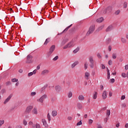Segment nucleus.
<instances>
[{
	"instance_id": "19",
	"label": "nucleus",
	"mask_w": 128,
	"mask_h": 128,
	"mask_svg": "<svg viewBox=\"0 0 128 128\" xmlns=\"http://www.w3.org/2000/svg\"><path fill=\"white\" fill-rule=\"evenodd\" d=\"M77 108L78 110H82V103L78 102L77 104Z\"/></svg>"
},
{
	"instance_id": "9",
	"label": "nucleus",
	"mask_w": 128,
	"mask_h": 128,
	"mask_svg": "<svg viewBox=\"0 0 128 128\" xmlns=\"http://www.w3.org/2000/svg\"><path fill=\"white\" fill-rule=\"evenodd\" d=\"M50 73V70H44L43 71H42L41 74L42 76H46V74H48Z\"/></svg>"
},
{
	"instance_id": "15",
	"label": "nucleus",
	"mask_w": 128,
	"mask_h": 128,
	"mask_svg": "<svg viewBox=\"0 0 128 128\" xmlns=\"http://www.w3.org/2000/svg\"><path fill=\"white\" fill-rule=\"evenodd\" d=\"M112 25H110L106 29V32H110V30H112Z\"/></svg>"
},
{
	"instance_id": "37",
	"label": "nucleus",
	"mask_w": 128,
	"mask_h": 128,
	"mask_svg": "<svg viewBox=\"0 0 128 128\" xmlns=\"http://www.w3.org/2000/svg\"><path fill=\"white\" fill-rule=\"evenodd\" d=\"M36 92H32L30 94L31 96H36Z\"/></svg>"
},
{
	"instance_id": "8",
	"label": "nucleus",
	"mask_w": 128,
	"mask_h": 128,
	"mask_svg": "<svg viewBox=\"0 0 128 128\" xmlns=\"http://www.w3.org/2000/svg\"><path fill=\"white\" fill-rule=\"evenodd\" d=\"M32 108H33V107L32 106H27V108H26V110H25V114H30V112H32Z\"/></svg>"
},
{
	"instance_id": "54",
	"label": "nucleus",
	"mask_w": 128,
	"mask_h": 128,
	"mask_svg": "<svg viewBox=\"0 0 128 128\" xmlns=\"http://www.w3.org/2000/svg\"><path fill=\"white\" fill-rule=\"evenodd\" d=\"M126 98V96H122V97H121V100H124Z\"/></svg>"
},
{
	"instance_id": "46",
	"label": "nucleus",
	"mask_w": 128,
	"mask_h": 128,
	"mask_svg": "<svg viewBox=\"0 0 128 128\" xmlns=\"http://www.w3.org/2000/svg\"><path fill=\"white\" fill-rule=\"evenodd\" d=\"M58 59V56H56L53 58V60H57Z\"/></svg>"
},
{
	"instance_id": "22",
	"label": "nucleus",
	"mask_w": 128,
	"mask_h": 128,
	"mask_svg": "<svg viewBox=\"0 0 128 128\" xmlns=\"http://www.w3.org/2000/svg\"><path fill=\"white\" fill-rule=\"evenodd\" d=\"M96 22H104V18L101 17L100 18H98V19L96 20Z\"/></svg>"
},
{
	"instance_id": "51",
	"label": "nucleus",
	"mask_w": 128,
	"mask_h": 128,
	"mask_svg": "<svg viewBox=\"0 0 128 128\" xmlns=\"http://www.w3.org/2000/svg\"><path fill=\"white\" fill-rule=\"evenodd\" d=\"M68 120H72V118L70 116H69L68 117Z\"/></svg>"
},
{
	"instance_id": "24",
	"label": "nucleus",
	"mask_w": 128,
	"mask_h": 128,
	"mask_svg": "<svg viewBox=\"0 0 128 128\" xmlns=\"http://www.w3.org/2000/svg\"><path fill=\"white\" fill-rule=\"evenodd\" d=\"M106 116L107 118H109L110 116V110H106Z\"/></svg>"
},
{
	"instance_id": "17",
	"label": "nucleus",
	"mask_w": 128,
	"mask_h": 128,
	"mask_svg": "<svg viewBox=\"0 0 128 128\" xmlns=\"http://www.w3.org/2000/svg\"><path fill=\"white\" fill-rule=\"evenodd\" d=\"M72 26V24H71V25L68 26L66 28L64 29V30H63V32L62 33H60V34H64V32H68V28H71Z\"/></svg>"
},
{
	"instance_id": "63",
	"label": "nucleus",
	"mask_w": 128,
	"mask_h": 128,
	"mask_svg": "<svg viewBox=\"0 0 128 128\" xmlns=\"http://www.w3.org/2000/svg\"><path fill=\"white\" fill-rule=\"evenodd\" d=\"M16 128H22V127L21 126H17Z\"/></svg>"
},
{
	"instance_id": "32",
	"label": "nucleus",
	"mask_w": 128,
	"mask_h": 128,
	"mask_svg": "<svg viewBox=\"0 0 128 128\" xmlns=\"http://www.w3.org/2000/svg\"><path fill=\"white\" fill-rule=\"evenodd\" d=\"M119 14H120V10H117L114 12V14H116V16H118Z\"/></svg>"
},
{
	"instance_id": "60",
	"label": "nucleus",
	"mask_w": 128,
	"mask_h": 128,
	"mask_svg": "<svg viewBox=\"0 0 128 128\" xmlns=\"http://www.w3.org/2000/svg\"><path fill=\"white\" fill-rule=\"evenodd\" d=\"M125 70H128V64L125 66Z\"/></svg>"
},
{
	"instance_id": "34",
	"label": "nucleus",
	"mask_w": 128,
	"mask_h": 128,
	"mask_svg": "<svg viewBox=\"0 0 128 128\" xmlns=\"http://www.w3.org/2000/svg\"><path fill=\"white\" fill-rule=\"evenodd\" d=\"M112 42V38H108L106 39V43L108 44H110Z\"/></svg>"
},
{
	"instance_id": "18",
	"label": "nucleus",
	"mask_w": 128,
	"mask_h": 128,
	"mask_svg": "<svg viewBox=\"0 0 128 128\" xmlns=\"http://www.w3.org/2000/svg\"><path fill=\"white\" fill-rule=\"evenodd\" d=\"M78 100H80V101L84 100V96L82 95H80L78 96Z\"/></svg>"
},
{
	"instance_id": "35",
	"label": "nucleus",
	"mask_w": 128,
	"mask_h": 128,
	"mask_svg": "<svg viewBox=\"0 0 128 128\" xmlns=\"http://www.w3.org/2000/svg\"><path fill=\"white\" fill-rule=\"evenodd\" d=\"M112 58L114 60H116V54L114 53L112 54Z\"/></svg>"
},
{
	"instance_id": "28",
	"label": "nucleus",
	"mask_w": 128,
	"mask_h": 128,
	"mask_svg": "<svg viewBox=\"0 0 128 128\" xmlns=\"http://www.w3.org/2000/svg\"><path fill=\"white\" fill-rule=\"evenodd\" d=\"M12 82H18V80L16 78L12 79Z\"/></svg>"
},
{
	"instance_id": "56",
	"label": "nucleus",
	"mask_w": 128,
	"mask_h": 128,
	"mask_svg": "<svg viewBox=\"0 0 128 128\" xmlns=\"http://www.w3.org/2000/svg\"><path fill=\"white\" fill-rule=\"evenodd\" d=\"M36 72H37V70L36 69L32 72H33V74H36Z\"/></svg>"
},
{
	"instance_id": "43",
	"label": "nucleus",
	"mask_w": 128,
	"mask_h": 128,
	"mask_svg": "<svg viewBox=\"0 0 128 128\" xmlns=\"http://www.w3.org/2000/svg\"><path fill=\"white\" fill-rule=\"evenodd\" d=\"M47 116H48V120L49 122H50V113L48 114Z\"/></svg>"
},
{
	"instance_id": "11",
	"label": "nucleus",
	"mask_w": 128,
	"mask_h": 128,
	"mask_svg": "<svg viewBox=\"0 0 128 128\" xmlns=\"http://www.w3.org/2000/svg\"><path fill=\"white\" fill-rule=\"evenodd\" d=\"M32 114H38V108H36L34 107L32 110Z\"/></svg>"
},
{
	"instance_id": "55",
	"label": "nucleus",
	"mask_w": 128,
	"mask_h": 128,
	"mask_svg": "<svg viewBox=\"0 0 128 128\" xmlns=\"http://www.w3.org/2000/svg\"><path fill=\"white\" fill-rule=\"evenodd\" d=\"M104 122L105 124H106V122H108V117L104 119Z\"/></svg>"
},
{
	"instance_id": "33",
	"label": "nucleus",
	"mask_w": 128,
	"mask_h": 128,
	"mask_svg": "<svg viewBox=\"0 0 128 128\" xmlns=\"http://www.w3.org/2000/svg\"><path fill=\"white\" fill-rule=\"evenodd\" d=\"M78 50H80V48L78 47L76 50H74L73 51V52L74 54H76V52H78Z\"/></svg>"
},
{
	"instance_id": "31",
	"label": "nucleus",
	"mask_w": 128,
	"mask_h": 128,
	"mask_svg": "<svg viewBox=\"0 0 128 128\" xmlns=\"http://www.w3.org/2000/svg\"><path fill=\"white\" fill-rule=\"evenodd\" d=\"M90 73L88 72H86L85 73V78H88V76H90Z\"/></svg>"
},
{
	"instance_id": "1",
	"label": "nucleus",
	"mask_w": 128,
	"mask_h": 128,
	"mask_svg": "<svg viewBox=\"0 0 128 128\" xmlns=\"http://www.w3.org/2000/svg\"><path fill=\"white\" fill-rule=\"evenodd\" d=\"M94 30H96V26L94 25L91 26L90 27L89 30L87 32L86 35L89 36L90 34H92V32H94Z\"/></svg>"
},
{
	"instance_id": "36",
	"label": "nucleus",
	"mask_w": 128,
	"mask_h": 128,
	"mask_svg": "<svg viewBox=\"0 0 128 128\" xmlns=\"http://www.w3.org/2000/svg\"><path fill=\"white\" fill-rule=\"evenodd\" d=\"M127 6H128V3L126 2H124V8H126Z\"/></svg>"
},
{
	"instance_id": "41",
	"label": "nucleus",
	"mask_w": 128,
	"mask_h": 128,
	"mask_svg": "<svg viewBox=\"0 0 128 128\" xmlns=\"http://www.w3.org/2000/svg\"><path fill=\"white\" fill-rule=\"evenodd\" d=\"M81 124H82V120L80 121L76 124V126H81Z\"/></svg>"
},
{
	"instance_id": "59",
	"label": "nucleus",
	"mask_w": 128,
	"mask_h": 128,
	"mask_svg": "<svg viewBox=\"0 0 128 128\" xmlns=\"http://www.w3.org/2000/svg\"><path fill=\"white\" fill-rule=\"evenodd\" d=\"M107 74H110V70H108V68H107Z\"/></svg>"
},
{
	"instance_id": "44",
	"label": "nucleus",
	"mask_w": 128,
	"mask_h": 128,
	"mask_svg": "<svg viewBox=\"0 0 128 128\" xmlns=\"http://www.w3.org/2000/svg\"><path fill=\"white\" fill-rule=\"evenodd\" d=\"M23 124H24V126H26V124H28V122H26V120H24Z\"/></svg>"
},
{
	"instance_id": "10",
	"label": "nucleus",
	"mask_w": 128,
	"mask_h": 128,
	"mask_svg": "<svg viewBox=\"0 0 128 128\" xmlns=\"http://www.w3.org/2000/svg\"><path fill=\"white\" fill-rule=\"evenodd\" d=\"M78 64H79L78 61H76L75 62H74L73 64H72L71 68H74L75 66H78Z\"/></svg>"
},
{
	"instance_id": "42",
	"label": "nucleus",
	"mask_w": 128,
	"mask_h": 128,
	"mask_svg": "<svg viewBox=\"0 0 128 128\" xmlns=\"http://www.w3.org/2000/svg\"><path fill=\"white\" fill-rule=\"evenodd\" d=\"M108 64L109 66H112V60H109L108 62Z\"/></svg>"
},
{
	"instance_id": "53",
	"label": "nucleus",
	"mask_w": 128,
	"mask_h": 128,
	"mask_svg": "<svg viewBox=\"0 0 128 128\" xmlns=\"http://www.w3.org/2000/svg\"><path fill=\"white\" fill-rule=\"evenodd\" d=\"M6 86H10V84H12V82H8L6 83Z\"/></svg>"
},
{
	"instance_id": "27",
	"label": "nucleus",
	"mask_w": 128,
	"mask_h": 128,
	"mask_svg": "<svg viewBox=\"0 0 128 128\" xmlns=\"http://www.w3.org/2000/svg\"><path fill=\"white\" fill-rule=\"evenodd\" d=\"M96 98H98V92H94V94L93 95V98L94 100H96Z\"/></svg>"
},
{
	"instance_id": "48",
	"label": "nucleus",
	"mask_w": 128,
	"mask_h": 128,
	"mask_svg": "<svg viewBox=\"0 0 128 128\" xmlns=\"http://www.w3.org/2000/svg\"><path fill=\"white\" fill-rule=\"evenodd\" d=\"M122 108H126V103H123L122 104Z\"/></svg>"
},
{
	"instance_id": "30",
	"label": "nucleus",
	"mask_w": 128,
	"mask_h": 128,
	"mask_svg": "<svg viewBox=\"0 0 128 128\" xmlns=\"http://www.w3.org/2000/svg\"><path fill=\"white\" fill-rule=\"evenodd\" d=\"M4 124V120H0V128Z\"/></svg>"
},
{
	"instance_id": "61",
	"label": "nucleus",
	"mask_w": 128,
	"mask_h": 128,
	"mask_svg": "<svg viewBox=\"0 0 128 128\" xmlns=\"http://www.w3.org/2000/svg\"><path fill=\"white\" fill-rule=\"evenodd\" d=\"M116 128H119L120 127V122L116 124Z\"/></svg>"
},
{
	"instance_id": "57",
	"label": "nucleus",
	"mask_w": 128,
	"mask_h": 128,
	"mask_svg": "<svg viewBox=\"0 0 128 128\" xmlns=\"http://www.w3.org/2000/svg\"><path fill=\"white\" fill-rule=\"evenodd\" d=\"M108 50L109 52H110V50H112V46H108Z\"/></svg>"
},
{
	"instance_id": "20",
	"label": "nucleus",
	"mask_w": 128,
	"mask_h": 128,
	"mask_svg": "<svg viewBox=\"0 0 128 128\" xmlns=\"http://www.w3.org/2000/svg\"><path fill=\"white\" fill-rule=\"evenodd\" d=\"M52 114L53 116H58V112H56V110H54L52 111Z\"/></svg>"
},
{
	"instance_id": "45",
	"label": "nucleus",
	"mask_w": 128,
	"mask_h": 128,
	"mask_svg": "<svg viewBox=\"0 0 128 128\" xmlns=\"http://www.w3.org/2000/svg\"><path fill=\"white\" fill-rule=\"evenodd\" d=\"M93 120H88V124H92V122H93Z\"/></svg>"
},
{
	"instance_id": "40",
	"label": "nucleus",
	"mask_w": 128,
	"mask_h": 128,
	"mask_svg": "<svg viewBox=\"0 0 128 128\" xmlns=\"http://www.w3.org/2000/svg\"><path fill=\"white\" fill-rule=\"evenodd\" d=\"M84 66V68H85V70L88 69V62H85Z\"/></svg>"
},
{
	"instance_id": "58",
	"label": "nucleus",
	"mask_w": 128,
	"mask_h": 128,
	"mask_svg": "<svg viewBox=\"0 0 128 128\" xmlns=\"http://www.w3.org/2000/svg\"><path fill=\"white\" fill-rule=\"evenodd\" d=\"M40 65H38L36 66V70H40Z\"/></svg>"
},
{
	"instance_id": "52",
	"label": "nucleus",
	"mask_w": 128,
	"mask_h": 128,
	"mask_svg": "<svg viewBox=\"0 0 128 128\" xmlns=\"http://www.w3.org/2000/svg\"><path fill=\"white\" fill-rule=\"evenodd\" d=\"M114 78H112L110 80V82H112V84H114Z\"/></svg>"
},
{
	"instance_id": "7",
	"label": "nucleus",
	"mask_w": 128,
	"mask_h": 128,
	"mask_svg": "<svg viewBox=\"0 0 128 128\" xmlns=\"http://www.w3.org/2000/svg\"><path fill=\"white\" fill-rule=\"evenodd\" d=\"M112 6H108L106 9L104 10L103 11V14H106V12H112Z\"/></svg>"
},
{
	"instance_id": "12",
	"label": "nucleus",
	"mask_w": 128,
	"mask_h": 128,
	"mask_svg": "<svg viewBox=\"0 0 128 128\" xmlns=\"http://www.w3.org/2000/svg\"><path fill=\"white\" fill-rule=\"evenodd\" d=\"M10 98H12V96H9L8 97V98L4 100V104H8V102H10Z\"/></svg>"
},
{
	"instance_id": "29",
	"label": "nucleus",
	"mask_w": 128,
	"mask_h": 128,
	"mask_svg": "<svg viewBox=\"0 0 128 128\" xmlns=\"http://www.w3.org/2000/svg\"><path fill=\"white\" fill-rule=\"evenodd\" d=\"M121 42L123 44H126V38H121Z\"/></svg>"
},
{
	"instance_id": "13",
	"label": "nucleus",
	"mask_w": 128,
	"mask_h": 128,
	"mask_svg": "<svg viewBox=\"0 0 128 128\" xmlns=\"http://www.w3.org/2000/svg\"><path fill=\"white\" fill-rule=\"evenodd\" d=\"M42 122L43 124V126H44L46 128H48V123L46 122V120L45 119H42Z\"/></svg>"
},
{
	"instance_id": "23",
	"label": "nucleus",
	"mask_w": 128,
	"mask_h": 128,
	"mask_svg": "<svg viewBox=\"0 0 128 128\" xmlns=\"http://www.w3.org/2000/svg\"><path fill=\"white\" fill-rule=\"evenodd\" d=\"M68 98H72V91H70L67 94Z\"/></svg>"
},
{
	"instance_id": "39",
	"label": "nucleus",
	"mask_w": 128,
	"mask_h": 128,
	"mask_svg": "<svg viewBox=\"0 0 128 128\" xmlns=\"http://www.w3.org/2000/svg\"><path fill=\"white\" fill-rule=\"evenodd\" d=\"M122 78H126V74L124 72H122Z\"/></svg>"
},
{
	"instance_id": "64",
	"label": "nucleus",
	"mask_w": 128,
	"mask_h": 128,
	"mask_svg": "<svg viewBox=\"0 0 128 128\" xmlns=\"http://www.w3.org/2000/svg\"><path fill=\"white\" fill-rule=\"evenodd\" d=\"M18 72H20V74H22V69L19 70Z\"/></svg>"
},
{
	"instance_id": "25",
	"label": "nucleus",
	"mask_w": 128,
	"mask_h": 128,
	"mask_svg": "<svg viewBox=\"0 0 128 128\" xmlns=\"http://www.w3.org/2000/svg\"><path fill=\"white\" fill-rule=\"evenodd\" d=\"M50 42V38H48L47 39H46L45 42H44V44H45V45L48 44V42Z\"/></svg>"
},
{
	"instance_id": "5",
	"label": "nucleus",
	"mask_w": 128,
	"mask_h": 128,
	"mask_svg": "<svg viewBox=\"0 0 128 128\" xmlns=\"http://www.w3.org/2000/svg\"><path fill=\"white\" fill-rule=\"evenodd\" d=\"M48 98L47 94H44L42 96L40 99H38L37 100V102H40L41 104H42L44 102V100H46Z\"/></svg>"
},
{
	"instance_id": "38",
	"label": "nucleus",
	"mask_w": 128,
	"mask_h": 128,
	"mask_svg": "<svg viewBox=\"0 0 128 128\" xmlns=\"http://www.w3.org/2000/svg\"><path fill=\"white\" fill-rule=\"evenodd\" d=\"M47 86H48V84H46L44 86V87L42 88V90H45Z\"/></svg>"
},
{
	"instance_id": "26",
	"label": "nucleus",
	"mask_w": 128,
	"mask_h": 128,
	"mask_svg": "<svg viewBox=\"0 0 128 128\" xmlns=\"http://www.w3.org/2000/svg\"><path fill=\"white\" fill-rule=\"evenodd\" d=\"M104 28V26L102 25L100 26L96 30L97 32H100V30H102V28Z\"/></svg>"
},
{
	"instance_id": "49",
	"label": "nucleus",
	"mask_w": 128,
	"mask_h": 128,
	"mask_svg": "<svg viewBox=\"0 0 128 128\" xmlns=\"http://www.w3.org/2000/svg\"><path fill=\"white\" fill-rule=\"evenodd\" d=\"M101 66H102V70H104V68H106V66H104V64H101Z\"/></svg>"
},
{
	"instance_id": "62",
	"label": "nucleus",
	"mask_w": 128,
	"mask_h": 128,
	"mask_svg": "<svg viewBox=\"0 0 128 128\" xmlns=\"http://www.w3.org/2000/svg\"><path fill=\"white\" fill-rule=\"evenodd\" d=\"M32 121H30V122H29V123H28V124H29V125L30 126H32Z\"/></svg>"
},
{
	"instance_id": "50",
	"label": "nucleus",
	"mask_w": 128,
	"mask_h": 128,
	"mask_svg": "<svg viewBox=\"0 0 128 128\" xmlns=\"http://www.w3.org/2000/svg\"><path fill=\"white\" fill-rule=\"evenodd\" d=\"M97 56L98 58H102V56H100V54L99 53L97 54Z\"/></svg>"
},
{
	"instance_id": "6",
	"label": "nucleus",
	"mask_w": 128,
	"mask_h": 128,
	"mask_svg": "<svg viewBox=\"0 0 128 128\" xmlns=\"http://www.w3.org/2000/svg\"><path fill=\"white\" fill-rule=\"evenodd\" d=\"M55 48H56V46H54V45H52L50 46V51L48 53V56H50L52 54V52H54Z\"/></svg>"
},
{
	"instance_id": "16",
	"label": "nucleus",
	"mask_w": 128,
	"mask_h": 128,
	"mask_svg": "<svg viewBox=\"0 0 128 128\" xmlns=\"http://www.w3.org/2000/svg\"><path fill=\"white\" fill-rule=\"evenodd\" d=\"M55 90L56 92H60L62 90V87L58 85L56 86Z\"/></svg>"
},
{
	"instance_id": "3",
	"label": "nucleus",
	"mask_w": 128,
	"mask_h": 128,
	"mask_svg": "<svg viewBox=\"0 0 128 128\" xmlns=\"http://www.w3.org/2000/svg\"><path fill=\"white\" fill-rule=\"evenodd\" d=\"M89 62H90V66L91 68H94V58L91 56L89 58Z\"/></svg>"
},
{
	"instance_id": "14",
	"label": "nucleus",
	"mask_w": 128,
	"mask_h": 128,
	"mask_svg": "<svg viewBox=\"0 0 128 128\" xmlns=\"http://www.w3.org/2000/svg\"><path fill=\"white\" fill-rule=\"evenodd\" d=\"M103 100H106V98H108V96L106 95V91L104 90L102 94Z\"/></svg>"
},
{
	"instance_id": "47",
	"label": "nucleus",
	"mask_w": 128,
	"mask_h": 128,
	"mask_svg": "<svg viewBox=\"0 0 128 128\" xmlns=\"http://www.w3.org/2000/svg\"><path fill=\"white\" fill-rule=\"evenodd\" d=\"M32 74H34V73L32 72H30L28 74V76H32Z\"/></svg>"
},
{
	"instance_id": "2",
	"label": "nucleus",
	"mask_w": 128,
	"mask_h": 128,
	"mask_svg": "<svg viewBox=\"0 0 128 128\" xmlns=\"http://www.w3.org/2000/svg\"><path fill=\"white\" fill-rule=\"evenodd\" d=\"M76 44L73 41H71L70 42H68L64 48V50H66V48H72Z\"/></svg>"
},
{
	"instance_id": "4",
	"label": "nucleus",
	"mask_w": 128,
	"mask_h": 128,
	"mask_svg": "<svg viewBox=\"0 0 128 128\" xmlns=\"http://www.w3.org/2000/svg\"><path fill=\"white\" fill-rule=\"evenodd\" d=\"M26 64H32V56L30 54H29L26 57Z\"/></svg>"
},
{
	"instance_id": "21",
	"label": "nucleus",
	"mask_w": 128,
	"mask_h": 128,
	"mask_svg": "<svg viewBox=\"0 0 128 128\" xmlns=\"http://www.w3.org/2000/svg\"><path fill=\"white\" fill-rule=\"evenodd\" d=\"M32 126L33 128H40V124L36 123V125L33 124Z\"/></svg>"
}]
</instances>
